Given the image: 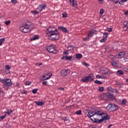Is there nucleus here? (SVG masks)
<instances>
[{
    "instance_id": "f257e3e1",
    "label": "nucleus",
    "mask_w": 128,
    "mask_h": 128,
    "mask_svg": "<svg viewBox=\"0 0 128 128\" xmlns=\"http://www.w3.org/2000/svg\"><path fill=\"white\" fill-rule=\"evenodd\" d=\"M87 116L94 122L100 124L104 120H109L110 116L108 114L104 112L100 108L96 109L95 112L89 111Z\"/></svg>"
},
{
    "instance_id": "f03ea898",
    "label": "nucleus",
    "mask_w": 128,
    "mask_h": 128,
    "mask_svg": "<svg viewBox=\"0 0 128 128\" xmlns=\"http://www.w3.org/2000/svg\"><path fill=\"white\" fill-rule=\"evenodd\" d=\"M54 28L52 26H50L46 30V35H48V38L50 40L56 41L60 38V33L58 31V29H54Z\"/></svg>"
},
{
    "instance_id": "7ed1b4c3",
    "label": "nucleus",
    "mask_w": 128,
    "mask_h": 128,
    "mask_svg": "<svg viewBox=\"0 0 128 128\" xmlns=\"http://www.w3.org/2000/svg\"><path fill=\"white\" fill-rule=\"evenodd\" d=\"M34 28V25L30 22H26L22 24V26L20 27V31L22 32L27 34L30 32Z\"/></svg>"
},
{
    "instance_id": "20e7f679",
    "label": "nucleus",
    "mask_w": 128,
    "mask_h": 128,
    "mask_svg": "<svg viewBox=\"0 0 128 128\" xmlns=\"http://www.w3.org/2000/svg\"><path fill=\"white\" fill-rule=\"evenodd\" d=\"M2 83L3 84V88L6 90H8V88L12 85V82L10 78L2 80Z\"/></svg>"
},
{
    "instance_id": "39448f33",
    "label": "nucleus",
    "mask_w": 128,
    "mask_h": 128,
    "mask_svg": "<svg viewBox=\"0 0 128 128\" xmlns=\"http://www.w3.org/2000/svg\"><path fill=\"white\" fill-rule=\"evenodd\" d=\"M118 108V105L115 104H110L108 106L106 107V110L110 111V112H114L117 110Z\"/></svg>"
},
{
    "instance_id": "423d86ee",
    "label": "nucleus",
    "mask_w": 128,
    "mask_h": 128,
    "mask_svg": "<svg viewBox=\"0 0 128 128\" xmlns=\"http://www.w3.org/2000/svg\"><path fill=\"white\" fill-rule=\"evenodd\" d=\"M46 50L50 53L56 54L55 46L50 45L46 48Z\"/></svg>"
},
{
    "instance_id": "0eeeda50",
    "label": "nucleus",
    "mask_w": 128,
    "mask_h": 128,
    "mask_svg": "<svg viewBox=\"0 0 128 128\" xmlns=\"http://www.w3.org/2000/svg\"><path fill=\"white\" fill-rule=\"evenodd\" d=\"M70 74V70L68 69H64L60 72V74L62 78L68 76Z\"/></svg>"
},
{
    "instance_id": "6e6552de",
    "label": "nucleus",
    "mask_w": 128,
    "mask_h": 128,
    "mask_svg": "<svg viewBox=\"0 0 128 128\" xmlns=\"http://www.w3.org/2000/svg\"><path fill=\"white\" fill-rule=\"evenodd\" d=\"M52 76V74H50V72H48V74H44L42 78H41L40 80L41 81H44L46 80H48L50 78L51 76Z\"/></svg>"
},
{
    "instance_id": "1a4fd4ad",
    "label": "nucleus",
    "mask_w": 128,
    "mask_h": 128,
    "mask_svg": "<svg viewBox=\"0 0 128 128\" xmlns=\"http://www.w3.org/2000/svg\"><path fill=\"white\" fill-rule=\"evenodd\" d=\"M126 53L125 52H122L118 53V54L116 56L115 59H120L124 58L125 56Z\"/></svg>"
},
{
    "instance_id": "9d476101",
    "label": "nucleus",
    "mask_w": 128,
    "mask_h": 128,
    "mask_svg": "<svg viewBox=\"0 0 128 128\" xmlns=\"http://www.w3.org/2000/svg\"><path fill=\"white\" fill-rule=\"evenodd\" d=\"M111 64H112V67H118V58L112 59L111 60Z\"/></svg>"
},
{
    "instance_id": "9b49d317",
    "label": "nucleus",
    "mask_w": 128,
    "mask_h": 128,
    "mask_svg": "<svg viewBox=\"0 0 128 128\" xmlns=\"http://www.w3.org/2000/svg\"><path fill=\"white\" fill-rule=\"evenodd\" d=\"M108 91H110L112 93H116V94H118L119 93V91H118V89L112 88L110 87H108Z\"/></svg>"
},
{
    "instance_id": "f8f14e48",
    "label": "nucleus",
    "mask_w": 128,
    "mask_h": 128,
    "mask_svg": "<svg viewBox=\"0 0 128 128\" xmlns=\"http://www.w3.org/2000/svg\"><path fill=\"white\" fill-rule=\"evenodd\" d=\"M46 8V5L45 4H41L38 8V10H39L40 12H41L42 10H44Z\"/></svg>"
},
{
    "instance_id": "ddd939ff",
    "label": "nucleus",
    "mask_w": 128,
    "mask_h": 128,
    "mask_svg": "<svg viewBox=\"0 0 128 128\" xmlns=\"http://www.w3.org/2000/svg\"><path fill=\"white\" fill-rule=\"evenodd\" d=\"M58 30H62V32L64 33H68V30L66 29V28L62 26H58Z\"/></svg>"
},
{
    "instance_id": "4468645a",
    "label": "nucleus",
    "mask_w": 128,
    "mask_h": 128,
    "mask_svg": "<svg viewBox=\"0 0 128 128\" xmlns=\"http://www.w3.org/2000/svg\"><path fill=\"white\" fill-rule=\"evenodd\" d=\"M128 28V21H125L123 22V30L126 31Z\"/></svg>"
},
{
    "instance_id": "2eb2a0df",
    "label": "nucleus",
    "mask_w": 128,
    "mask_h": 128,
    "mask_svg": "<svg viewBox=\"0 0 128 128\" xmlns=\"http://www.w3.org/2000/svg\"><path fill=\"white\" fill-rule=\"evenodd\" d=\"M105 96H106L108 98H110V100H115V97L114 96V95H112V94L110 93H106Z\"/></svg>"
},
{
    "instance_id": "dca6fc26",
    "label": "nucleus",
    "mask_w": 128,
    "mask_h": 128,
    "mask_svg": "<svg viewBox=\"0 0 128 128\" xmlns=\"http://www.w3.org/2000/svg\"><path fill=\"white\" fill-rule=\"evenodd\" d=\"M86 78L88 80V82H92L94 80V76L92 74H90L88 76L84 77Z\"/></svg>"
},
{
    "instance_id": "f3484780",
    "label": "nucleus",
    "mask_w": 128,
    "mask_h": 128,
    "mask_svg": "<svg viewBox=\"0 0 128 128\" xmlns=\"http://www.w3.org/2000/svg\"><path fill=\"white\" fill-rule=\"evenodd\" d=\"M34 103L36 104V106H42L45 104L44 102L35 101Z\"/></svg>"
},
{
    "instance_id": "a211bd4d",
    "label": "nucleus",
    "mask_w": 128,
    "mask_h": 128,
    "mask_svg": "<svg viewBox=\"0 0 128 128\" xmlns=\"http://www.w3.org/2000/svg\"><path fill=\"white\" fill-rule=\"evenodd\" d=\"M14 112V110L11 109H6V111L4 112V113L6 114L8 116L11 115L12 113Z\"/></svg>"
},
{
    "instance_id": "6ab92c4d",
    "label": "nucleus",
    "mask_w": 128,
    "mask_h": 128,
    "mask_svg": "<svg viewBox=\"0 0 128 128\" xmlns=\"http://www.w3.org/2000/svg\"><path fill=\"white\" fill-rule=\"evenodd\" d=\"M93 35H94V30H90L89 31L88 33V37L92 38L93 36Z\"/></svg>"
},
{
    "instance_id": "aec40b11",
    "label": "nucleus",
    "mask_w": 128,
    "mask_h": 128,
    "mask_svg": "<svg viewBox=\"0 0 128 128\" xmlns=\"http://www.w3.org/2000/svg\"><path fill=\"white\" fill-rule=\"evenodd\" d=\"M39 36L38 35H36L30 38V41H34L36 40H38L39 39Z\"/></svg>"
},
{
    "instance_id": "412c9836",
    "label": "nucleus",
    "mask_w": 128,
    "mask_h": 128,
    "mask_svg": "<svg viewBox=\"0 0 128 128\" xmlns=\"http://www.w3.org/2000/svg\"><path fill=\"white\" fill-rule=\"evenodd\" d=\"M76 58L77 59H81L82 58V55L80 54H78L76 55Z\"/></svg>"
},
{
    "instance_id": "4be33fe9",
    "label": "nucleus",
    "mask_w": 128,
    "mask_h": 128,
    "mask_svg": "<svg viewBox=\"0 0 128 128\" xmlns=\"http://www.w3.org/2000/svg\"><path fill=\"white\" fill-rule=\"evenodd\" d=\"M127 103V100L125 98L123 99L122 100V102L121 103V105L122 106H126Z\"/></svg>"
},
{
    "instance_id": "5701e85b",
    "label": "nucleus",
    "mask_w": 128,
    "mask_h": 128,
    "mask_svg": "<svg viewBox=\"0 0 128 128\" xmlns=\"http://www.w3.org/2000/svg\"><path fill=\"white\" fill-rule=\"evenodd\" d=\"M71 2V4H72V6L75 7V6H76L77 5V2L76 0H73L72 2Z\"/></svg>"
},
{
    "instance_id": "b1692460",
    "label": "nucleus",
    "mask_w": 128,
    "mask_h": 128,
    "mask_svg": "<svg viewBox=\"0 0 128 128\" xmlns=\"http://www.w3.org/2000/svg\"><path fill=\"white\" fill-rule=\"evenodd\" d=\"M82 82H90V81H88V80L86 78H83L82 79Z\"/></svg>"
},
{
    "instance_id": "393cba45",
    "label": "nucleus",
    "mask_w": 128,
    "mask_h": 128,
    "mask_svg": "<svg viewBox=\"0 0 128 128\" xmlns=\"http://www.w3.org/2000/svg\"><path fill=\"white\" fill-rule=\"evenodd\" d=\"M5 42V38L0 39V46L2 45V43Z\"/></svg>"
},
{
    "instance_id": "a878e982",
    "label": "nucleus",
    "mask_w": 128,
    "mask_h": 128,
    "mask_svg": "<svg viewBox=\"0 0 128 128\" xmlns=\"http://www.w3.org/2000/svg\"><path fill=\"white\" fill-rule=\"evenodd\" d=\"M117 74L118 75H123L124 74V72H122V70H118L117 71Z\"/></svg>"
},
{
    "instance_id": "bb28decb",
    "label": "nucleus",
    "mask_w": 128,
    "mask_h": 128,
    "mask_svg": "<svg viewBox=\"0 0 128 128\" xmlns=\"http://www.w3.org/2000/svg\"><path fill=\"white\" fill-rule=\"evenodd\" d=\"M30 13H32V14H34V15L38 14V12L37 10H32L30 12Z\"/></svg>"
},
{
    "instance_id": "cd10ccee",
    "label": "nucleus",
    "mask_w": 128,
    "mask_h": 128,
    "mask_svg": "<svg viewBox=\"0 0 128 128\" xmlns=\"http://www.w3.org/2000/svg\"><path fill=\"white\" fill-rule=\"evenodd\" d=\"M96 78H104V76H102V75H100V74H98L96 76Z\"/></svg>"
},
{
    "instance_id": "c85d7f7f",
    "label": "nucleus",
    "mask_w": 128,
    "mask_h": 128,
    "mask_svg": "<svg viewBox=\"0 0 128 128\" xmlns=\"http://www.w3.org/2000/svg\"><path fill=\"white\" fill-rule=\"evenodd\" d=\"M20 93H22V94H27L28 92H27L26 90H22L20 92Z\"/></svg>"
},
{
    "instance_id": "c756f323",
    "label": "nucleus",
    "mask_w": 128,
    "mask_h": 128,
    "mask_svg": "<svg viewBox=\"0 0 128 128\" xmlns=\"http://www.w3.org/2000/svg\"><path fill=\"white\" fill-rule=\"evenodd\" d=\"M94 83L98 84H102V82L101 81L96 80L94 81Z\"/></svg>"
},
{
    "instance_id": "7c9ffc66",
    "label": "nucleus",
    "mask_w": 128,
    "mask_h": 128,
    "mask_svg": "<svg viewBox=\"0 0 128 128\" xmlns=\"http://www.w3.org/2000/svg\"><path fill=\"white\" fill-rule=\"evenodd\" d=\"M108 33L107 32H104V38H108Z\"/></svg>"
},
{
    "instance_id": "2f4dec72",
    "label": "nucleus",
    "mask_w": 128,
    "mask_h": 128,
    "mask_svg": "<svg viewBox=\"0 0 128 128\" xmlns=\"http://www.w3.org/2000/svg\"><path fill=\"white\" fill-rule=\"evenodd\" d=\"M108 58H110L112 60L115 59L114 56L112 55V54H110L109 56H108Z\"/></svg>"
},
{
    "instance_id": "473e14b6",
    "label": "nucleus",
    "mask_w": 128,
    "mask_h": 128,
    "mask_svg": "<svg viewBox=\"0 0 128 128\" xmlns=\"http://www.w3.org/2000/svg\"><path fill=\"white\" fill-rule=\"evenodd\" d=\"M112 28H106V31H108L109 32H112Z\"/></svg>"
},
{
    "instance_id": "72a5a7b5",
    "label": "nucleus",
    "mask_w": 128,
    "mask_h": 128,
    "mask_svg": "<svg viewBox=\"0 0 128 128\" xmlns=\"http://www.w3.org/2000/svg\"><path fill=\"white\" fill-rule=\"evenodd\" d=\"M10 24H11V21L10 20L5 22V24H6V26L10 25Z\"/></svg>"
},
{
    "instance_id": "f704fd0d",
    "label": "nucleus",
    "mask_w": 128,
    "mask_h": 128,
    "mask_svg": "<svg viewBox=\"0 0 128 128\" xmlns=\"http://www.w3.org/2000/svg\"><path fill=\"white\" fill-rule=\"evenodd\" d=\"M76 114H77V115H81L82 110H78V111L76 112Z\"/></svg>"
},
{
    "instance_id": "c9c22d12",
    "label": "nucleus",
    "mask_w": 128,
    "mask_h": 128,
    "mask_svg": "<svg viewBox=\"0 0 128 128\" xmlns=\"http://www.w3.org/2000/svg\"><path fill=\"white\" fill-rule=\"evenodd\" d=\"M72 58V56H66V60H70Z\"/></svg>"
},
{
    "instance_id": "e433bc0d",
    "label": "nucleus",
    "mask_w": 128,
    "mask_h": 128,
    "mask_svg": "<svg viewBox=\"0 0 128 128\" xmlns=\"http://www.w3.org/2000/svg\"><path fill=\"white\" fill-rule=\"evenodd\" d=\"M106 41V38H104L103 39H101L100 42H104Z\"/></svg>"
},
{
    "instance_id": "4c0bfd02",
    "label": "nucleus",
    "mask_w": 128,
    "mask_h": 128,
    "mask_svg": "<svg viewBox=\"0 0 128 128\" xmlns=\"http://www.w3.org/2000/svg\"><path fill=\"white\" fill-rule=\"evenodd\" d=\"M5 68L6 70H10V66H8V65H5Z\"/></svg>"
},
{
    "instance_id": "58836bf2",
    "label": "nucleus",
    "mask_w": 128,
    "mask_h": 128,
    "mask_svg": "<svg viewBox=\"0 0 128 128\" xmlns=\"http://www.w3.org/2000/svg\"><path fill=\"white\" fill-rule=\"evenodd\" d=\"M37 92H38V89H34L33 90H32V93H33L34 94H36Z\"/></svg>"
},
{
    "instance_id": "ea45409f",
    "label": "nucleus",
    "mask_w": 128,
    "mask_h": 128,
    "mask_svg": "<svg viewBox=\"0 0 128 128\" xmlns=\"http://www.w3.org/2000/svg\"><path fill=\"white\" fill-rule=\"evenodd\" d=\"M31 84V82L29 81H26V82H25L24 84L26 86H29Z\"/></svg>"
},
{
    "instance_id": "a19ab883",
    "label": "nucleus",
    "mask_w": 128,
    "mask_h": 128,
    "mask_svg": "<svg viewBox=\"0 0 128 128\" xmlns=\"http://www.w3.org/2000/svg\"><path fill=\"white\" fill-rule=\"evenodd\" d=\"M6 116V114L4 115V116H0V120H4Z\"/></svg>"
},
{
    "instance_id": "79ce46f5",
    "label": "nucleus",
    "mask_w": 128,
    "mask_h": 128,
    "mask_svg": "<svg viewBox=\"0 0 128 128\" xmlns=\"http://www.w3.org/2000/svg\"><path fill=\"white\" fill-rule=\"evenodd\" d=\"M98 90L100 92H103V90H104V87H102V86L99 87Z\"/></svg>"
},
{
    "instance_id": "37998d69",
    "label": "nucleus",
    "mask_w": 128,
    "mask_h": 128,
    "mask_svg": "<svg viewBox=\"0 0 128 128\" xmlns=\"http://www.w3.org/2000/svg\"><path fill=\"white\" fill-rule=\"evenodd\" d=\"M63 54L68 55V50H65L64 52H63Z\"/></svg>"
},
{
    "instance_id": "c03bdc74",
    "label": "nucleus",
    "mask_w": 128,
    "mask_h": 128,
    "mask_svg": "<svg viewBox=\"0 0 128 128\" xmlns=\"http://www.w3.org/2000/svg\"><path fill=\"white\" fill-rule=\"evenodd\" d=\"M11 2L16 4L17 3V0H11Z\"/></svg>"
},
{
    "instance_id": "a18cd8bd",
    "label": "nucleus",
    "mask_w": 128,
    "mask_h": 128,
    "mask_svg": "<svg viewBox=\"0 0 128 128\" xmlns=\"http://www.w3.org/2000/svg\"><path fill=\"white\" fill-rule=\"evenodd\" d=\"M62 120L65 122H66L68 120V118H67V117H66V116L62 117Z\"/></svg>"
},
{
    "instance_id": "49530a36",
    "label": "nucleus",
    "mask_w": 128,
    "mask_h": 128,
    "mask_svg": "<svg viewBox=\"0 0 128 128\" xmlns=\"http://www.w3.org/2000/svg\"><path fill=\"white\" fill-rule=\"evenodd\" d=\"M104 12V9H101L100 10V14H102Z\"/></svg>"
},
{
    "instance_id": "de8ad7c7",
    "label": "nucleus",
    "mask_w": 128,
    "mask_h": 128,
    "mask_svg": "<svg viewBox=\"0 0 128 128\" xmlns=\"http://www.w3.org/2000/svg\"><path fill=\"white\" fill-rule=\"evenodd\" d=\"M67 17V14L66 13H63L62 14V18H66Z\"/></svg>"
},
{
    "instance_id": "09e8293b",
    "label": "nucleus",
    "mask_w": 128,
    "mask_h": 128,
    "mask_svg": "<svg viewBox=\"0 0 128 128\" xmlns=\"http://www.w3.org/2000/svg\"><path fill=\"white\" fill-rule=\"evenodd\" d=\"M42 64L41 63V62H38V63H36V64H35V65H36V66H42Z\"/></svg>"
},
{
    "instance_id": "8fccbe9b",
    "label": "nucleus",
    "mask_w": 128,
    "mask_h": 128,
    "mask_svg": "<svg viewBox=\"0 0 128 128\" xmlns=\"http://www.w3.org/2000/svg\"><path fill=\"white\" fill-rule=\"evenodd\" d=\"M57 89L60 90H62V91H64V88H62V87H60L57 88Z\"/></svg>"
},
{
    "instance_id": "3c124183",
    "label": "nucleus",
    "mask_w": 128,
    "mask_h": 128,
    "mask_svg": "<svg viewBox=\"0 0 128 128\" xmlns=\"http://www.w3.org/2000/svg\"><path fill=\"white\" fill-rule=\"evenodd\" d=\"M47 82H48V81H44L43 82H42V84L44 86H46Z\"/></svg>"
},
{
    "instance_id": "603ef678",
    "label": "nucleus",
    "mask_w": 128,
    "mask_h": 128,
    "mask_svg": "<svg viewBox=\"0 0 128 128\" xmlns=\"http://www.w3.org/2000/svg\"><path fill=\"white\" fill-rule=\"evenodd\" d=\"M83 64H84V66H86V67H88V66H89L88 64L86 63V62L83 63Z\"/></svg>"
},
{
    "instance_id": "864d4df0",
    "label": "nucleus",
    "mask_w": 128,
    "mask_h": 128,
    "mask_svg": "<svg viewBox=\"0 0 128 128\" xmlns=\"http://www.w3.org/2000/svg\"><path fill=\"white\" fill-rule=\"evenodd\" d=\"M112 1H114V3L116 4H118V2H119V0H112Z\"/></svg>"
},
{
    "instance_id": "5fc2aeb1",
    "label": "nucleus",
    "mask_w": 128,
    "mask_h": 128,
    "mask_svg": "<svg viewBox=\"0 0 128 128\" xmlns=\"http://www.w3.org/2000/svg\"><path fill=\"white\" fill-rule=\"evenodd\" d=\"M89 38H90L87 37L86 38H83V40H84V41H87L88 39Z\"/></svg>"
},
{
    "instance_id": "6e6d98bb",
    "label": "nucleus",
    "mask_w": 128,
    "mask_h": 128,
    "mask_svg": "<svg viewBox=\"0 0 128 128\" xmlns=\"http://www.w3.org/2000/svg\"><path fill=\"white\" fill-rule=\"evenodd\" d=\"M128 1V0H121V2H126Z\"/></svg>"
},
{
    "instance_id": "4d7b16f0",
    "label": "nucleus",
    "mask_w": 128,
    "mask_h": 128,
    "mask_svg": "<svg viewBox=\"0 0 128 128\" xmlns=\"http://www.w3.org/2000/svg\"><path fill=\"white\" fill-rule=\"evenodd\" d=\"M112 126V124H110V126H108V128H111Z\"/></svg>"
},
{
    "instance_id": "13d9d810",
    "label": "nucleus",
    "mask_w": 128,
    "mask_h": 128,
    "mask_svg": "<svg viewBox=\"0 0 128 128\" xmlns=\"http://www.w3.org/2000/svg\"><path fill=\"white\" fill-rule=\"evenodd\" d=\"M124 14L125 15H128V11L126 12L125 13H124Z\"/></svg>"
},
{
    "instance_id": "bf43d9fd",
    "label": "nucleus",
    "mask_w": 128,
    "mask_h": 128,
    "mask_svg": "<svg viewBox=\"0 0 128 128\" xmlns=\"http://www.w3.org/2000/svg\"><path fill=\"white\" fill-rule=\"evenodd\" d=\"M16 86H17L18 87H19L20 86V84L19 83L16 84Z\"/></svg>"
},
{
    "instance_id": "052dcab7",
    "label": "nucleus",
    "mask_w": 128,
    "mask_h": 128,
    "mask_svg": "<svg viewBox=\"0 0 128 128\" xmlns=\"http://www.w3.org/2000/svg\"><path fill=\"white\" fill-rule=\"evenodd\" d=\"M122 2H118V4H119L120 5H122Z\"/></svg>"
},
{
    "instance_id": "680f3d73",
    "label": "nucleus",
    "mask_w": 128,
    "mask_h": 128,
    "mask_svg": "<svg viewBox=\"0 0 128 128\" xmlns=\"http://www.w3.org/2000/svg\"><path fill=\"white\" fill-rule=\"evenodd\" d=\"M125 71L126 72H128V68L126 69Z\"/></svg>"
},
{
    "instance_id": "e2e57ef3",
    "label": "nucleus",
    "mask_w": 128,
    "mask_h": 128,
    "mask_svg": "<svg viewBox=\"0 0 128 128\" xmlns=\"http://www.w3.org/2000/svg\"><path fill=\"white\" fill-rule=\"evenodd\" d=\"M126 84H128V78L126 79Z\"/></svg>"
},
{
    "instance_id": "0e129e2a",
    "label": "nucleus",
    "mask_w": 128,
    "mask_h": 128,
    "mask_svg": "<svg viewBox=\"0 0 128 128\" xmlns=\"http://www.w3.org/2000/svg\"><path fill=\"white\" fill-rule=\"evenodd\" d=\"M76 1V0H70V2Z\"/></svg>"
},
{
    "instance_id": "69168bd1",
    "label": "nucleus",
    "mask_w": 128,
    "mask_h": 128,
    "mask_svg": "<svg viewBox=\"0 0 128 128\" xmlns=\"http://www.w3.org/2000/svg\"><path fill=\"white\" fill-rule=\"evenodd\" d=\"M99 2H103V0H98Z\"/></svg>"
},
{
    "instance_id": "338daca9",
    "label": "nucleus",
    "mask_w": 128,
    "mask_h": 128,
    "mask_svg": "<svg viewBox=\"0 0 128 128\" xmlns=\"http://www.w3.org/2000/svg\"><path fill=\"white\" fill-rule=\"evenodd\" d=\"M68 48H72V46H68Z\"/></svg>"
},
{
    "instance_id": "774afa93",
    "label": "nucleus",
    "mask_w": 128,
    "mask_h": 128,
    "mask_svg": "<svg viewBox=\"0 0 128 128\" xmlns=\"http://www.w3.org/2000/svg\"><path fill=\"white\" fill-rule=\"evenodd\" d=\"M0 30H1V28L0 27Z\"/></svg>"
}]
</instances>
